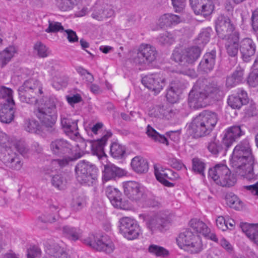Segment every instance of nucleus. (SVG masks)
Instances as JSON below:
<instances>
[{"mask_svg": "<svg viewBox=\"0 0 258 258\" xmlns=\"http://www.w3.org/2000/svg\"><path fill=\"white\" fill-rule=\"evenodd\" d=\"M255 163L249 143L247 140H243L234 148L230 163L237 174L251 180L258 178V173L253 169Z\"/></svg>", "mask_w": 258, "mask_h": 258, "instance_id": "f257e3e1", "label": "nucleus"}, {"mask_svg": "<svg viewBox=\"0 0 258 258\" xmlns=\"http://www.w3.org/2000/svg\"><path fill=\"white\" fill-rule=\"evenodd\" d=\"M218 114L209 110H204L193 118L188 126L189 134L195 138L209 135L215 127L218 120Z\"/></svg>", "mask_w": 258, "mask_h": 258, "instance_id": "f03ea898", "label": "nucleus"}, {"mask_svg": "<svg viewBox=\"0 0 258 258\" xmlns=\"http://www.w3.org/2000/svg\"><path fill=\"white\" fill-rule=\"evenodd\" d=\"M62 105L63 103L57 98L50 97L45 100L44 104L34 111L35 115L50 133H55L54 125L57 117V112L61 109Z\"/></svg>", "mask_w": 258, "mask_h": 258, "instance_id": "7ed1b4c3", "label": "nucleus"}, {"mask_svg": "<svg viewBox=\"0 0 258 258\" xmlns=\"http://www.w3.org/2000/svg\"><path fill=\"white\" fill-rule=\"evenodd\" d=\"M97 168L93 163L85 160H80L75 167L77 181L81 184L92 185L97 180Z\"/></svg>", "mask_w": 258, "mask_h": 258, "instance_id": "20e7f679", "label": "nucleus"}, {"mask_svg": "<svg viewBox=\"0 0 258 258\" xmlns=\"http://www.w3.org/2000/svg\"><path fill=\"white\" fill-rule=\"evenodd\" d=\"M13 93V90L9 88L0 87V98L6 101L0 109V120L3 122L9 123L14 118L15 102Z\"/></svg>", "mask_w": 258, "mask_h": 258, "instance_id": "39448f33", "label": "nucleus"}, {"mask_svg": "<svg viewBox=\"0 0 258 258\" xmlns=\"http://www.w3.org/2000/svg\"><path fill=\"white\" fill-rule=\"evenodd\" d=\"M39 82L34 79H29L24 82L18 89L19 97L21 102L28 104H35L37 99L35 97V90H38L40 94L42 91L39 87Z\"/></svg>", "mask_w": 258, "mask_h": 258, "instance_id": "423d86ee", "label": "nucleus"}, {"mask_svg": "<svg viewBox=\"0 0 258 258\" xmlns=\"http://www.w3.org/2000/svg\"><path fill=\"white\" fill-rule=\"evenodd\" d=\"M201 49L198 46H192L184 49L181 51L174 50L172 54V58L179 64L187 67L192 64L200 57Z\"/></svg>", "mask_w": 258, "mask_h": 258, "instance_id": "0eeeda50", "label": "nucleus"}, {"mask_svg": "<svg viewBox=\"0 0 258 258\" xmlns=\"http://www.w3.org/2000/svg\"><path fill=\"white\" fill-rule=\"evenodd\" d=\"M120 233L128 240L136 239L141 234V231L137 221L128 217L120 220Z\"/></svg>", "mask_w": 258, "mask_h": 258, "instance_id": "6e6552de", "label": "nucleus"}, {"mask_svg": "<svg viewBox=\"0 0 258 258\" xmlns=\"http://www.w3.org/2000/svg\"><path fill=\"white\" fill-rule=\"evenodd\" d=\"M157 56V52L154 46L147 44H142L138 49L134 61L140 64H149L156 59Z\"/></svg>", "mask_w": 258, "mask_h": 258, "instance_id": "1a4fd4ad", "label": "nucleus"}, {"mask_svg": "<svg viewBox=\"0 0 258 258\" xmlns=\"http://www.w3.org/2000/svg\"><path fill=\"white\" fill-rule=\"evenodd\" d=\"M142 83L148 89L158 93L165 86L166 80L162 74H153L144 77Z\"/></svg>", "mask_w": 258, "mask_h": 258, "instance_id": "9d476101", "label": "nucleus"}, {"mask_svg": "<svg viewBox=\"0 0 258 258\" xmlns=\"http://www.w3.org/2000/svg\"><path fill=\"white\" fill-rule=\"evenodd\" d=\"M124 193L132 201H140L146 198L144 188L139 183L128 181L123 183Z\"/></svg>", "mask_w": 258, "mask_h": 258, "instance_id": "9b49d317", "label": "nucleus"}, {"mask_svg": "<svg viewBox=\"0 0 258 258\" xmlns=\"http://www.w3.org/2000/svg\"><path fill=\"white\" fill-rule=\"evenodd\" d=\"M88 244L94 249L106 253H110L114 249L113 243L107 235L94 236L93 240H90Z\"/></svg>", "mask_w": 258, "mask_h": 258, "instance_id": "f8f14e48", "label": "nucleus"}, {"mask_svg": "<svg viewBox=\"0 0 258 258\" xmlns=\"http://www.w3.org/2000/svg\"><path fill=\"white\" fill-rule=\"evenodd\" d=\"M200 83H197L188 94V104L190 108L198 109L205 106L204 103L206 95H204Z\"/></svg>", "mask_w": 258, "mask_h": 258, "instance_id": "ddd939ff", "label": "nucleus"}, {"mask_svg": "<svg viewBox=\"0 0 258 258\" xmlns=\"http://www.w3.org/2000/svg\"><path fill=\"white\" fill-rule=\"evenodd\" d=\"M242 126L233 125L228 128L222 139V144L227 150L233 142L238 140L244 135V131L242 129Z\"/></svg>", "mask_w": 258, "mask_h": 258, "instance_id": "4468645a", "label": "nucleus"}, {"mask_svg": "<svg viewBox=\"0 0 258 258\" xmlns=\"http://www.w3.org/2000/svg\"><path fill=\"white\" fill-rule=\"evenodd\" d=\"M234 29V27L228 17L221 16L218 18L216 25V30L220 38L227 39L232 35Z\"/></svg>", "mask_w": 258, "mask_h": 258, "instance_id": "2eb2a0df", "label": "nucleus"}, {"mask_svg": "<svg viewBox=\"0 0 258 258\" xmlns=\"http://www.w3.org/2000/svg\"><path fill=\"white\" fill-rule=\"evenodd\" d=\"M50 149L54 155L61 157L72 153V146L65 140L56 139L51 143Z\"/></svg>", "mask_w": 258, "mask_h": 258, "instance_id": "dca6fc26", "label": "nucleus"}, {"mask_svg": "<svg viewBox=\"0 0 258 258\" xmlns=\"http://www.w3.org/2000/svg\"><path fill=\"white\" fill-rule=\"evenodd\" d=\"M206 99L211 100H218L222 96V87L217 82L212 81L202 88Z\"/></svg>", "mask_w": 258, "mask_h": 258, "instance_id": "f3484780", "label": "nucleus"}, {"mask_svg": "<svg viewBox=\"0 0 258 258\" xmlns=\"http://www.w3.org/2000/svg\"><path fill=\"white\" fill-rule=\"evenodd\" d=\"M112 136L110 132H106L100 139L89 142L90 148L91 149L94 155H96L99 158L105 156L104 147L106 145L108 139Z\"/></svg>", "mask_w": 258, "mask_h": 258, "instance_id": "a211bd4d", "label": "nucleus"}, {"mask_svg": "<svg viewBox=\"0 0 258 258\" xmlns=\"http://www.w3.org/2000/svg\"><path fill=\"white\" fill-rule=\"evenodd\" d=\"M239 50L244 61H248L249 58L254 54L256 46L251 38H245L240 41Z\"/></svg>", "mask_w": 258, "mask_h": 258, "instance_id": "6ab92c4d", "label": "nucleus"}, {"mask_svg": "<svg viewBox=\"0 0 258 258\" xmlns=\"http://www.w3.org/2000/svg\"><path fill=\"white\" fill-rule=\"evenodd\" d=\"M78 119H73L70 116L61 115L60 123L62 128L68 135L77 137L79 135Z\"/></svg>", "mask_w": 258, "mask_h": 258, "instance_id": "aec40b11", "label": "nucleus"}, {"mask_svg": "<svg viewBox=\"0 0 258 258\" xmlns=\"http://www.w3.org/2000/svg\"><path fill=\"white\" fill-rule=\"evenodd\" d=\"M166 223V216L161 214H156L146 219V224L152 231H162Z\"/></svg>", "mask_w": 258, "mask_h": 258, "instance_id": "412c9836", "label": "nucleus"}, {"mask_svg": "<svg viewBox=\"0 0 258 258\" xmlns=\"http://www.w3.org/2000/svg\"><path fill=\"white\" fill-rule=\"evenodd\" d=\"M248 102L247 93L243 89H239L237 95L229 96L227 103L233 109H239L243 105Z\"/></svg>", "mask_w": 258, "mask_h": 258, "instance_id": "4be33fe9", "label": "nucleus"}, {"mask_svg": "<svg viewBox=\"0 0 258 258\" xmlns=\"http://www.w3.org/2000/svg\"><path fill=\"white\" fill-rule=\"evenodd\" d=\"M225 48L227 54L231 57L237 55L239 48L238 42L239 40V33L238 32H234L226 39Z\"/></svg>", "mask_w": 258, "mask_h": 258, "instance_id": "5701e85b", "label": "nucleus"}, {"mask_svg": "<svg viewBox=\"0 0 258 258\" xmlns=\"http://www.w3.org/2000/svg\"><path fill=\"white\" fill-rule=\"evenodd\" d=\"M216 52L212 50L204 54L198 67V69L205 73H208L213 70L215 64Z\"/></svg>", "mask_w": 258, "mask_h": 258, "instance_id": "b1692460", "label": "nucleus"}, {"mask_svg": "<svg viewBox=\"0 0 258 258\" xmlns=\"http://www.w3.org/2000/svg\"><path fill=\"white\" fill-rule=\"evenodd\" d=\"M106 195L112 205L116 208L124 209V204L122 201L121 194L117 188L109 186L106 187Z\"/></svg>", "mask_w": 258, "mask_h": 258, "instance_id": "393cba45", "label": "nucleus"}, {"mask_svg": "<svg viewBox=\"0 0 258 258\" xmlns=\"http://www.w3.org/2000/svg\"><path fill=\"white\" fill-rule=\"evenodd\" d=\"M240 227L243 233L249 240L258 246V223H240Z\"/></svg>", "mask_w": 258, "mask_h": 258, "instance_id": "a878e982", "label": "nucleus"}, {"mask_svg": "<svg viewBox=\"0 0 258 258\" xmlns=\"http://www.w3.org/2000/svg\"><path fill=\"white\" fill-rule=\"evenodd\" d=\"M42 258H70V257L59 245L53 244L46 246L45 255Z\"/></svg>", "mask_w": 258, "mask_h": 258, "instance_id": "bb28decb", "label": "nucleus"}, {"mask_svg": "<svg viewBox=\"0 0 258 258\" xmlns=\"http://www.w3.org/2000/svg\"><path fill=\"white\" fill-rule=\"evenodd\" d=\"M229 173V168L224 164H217L209 170V176L218 184L223 176Z\"/></svg>", "mask_w": 258, "mask_h": 258, "instance_id": "cd10ccee", "label": "nucleus"}, {"mask_svg": "<svg viewBox=\"0 0 258 258\" xmlns=\"http://www.w3.org/2000/svg\"><path fill=\"white\" fill-rule=\"evenodd\" d=\"M124 174V171L113 164H108L104 166L103 171L102 179L104 181H108L116 177H121Z\"/></svg>", "mask_w": 258, "mask_h": 258, "instance_id": "c85d7f7f", "label": "nucleus"}, {"mask_svg": "<svg viewBox=\"0 0 258 258\" xmlns=\"http://www.w3.org/2000/svg\"><path fill=\"white\" fill-rule=\"evenodd\" d=\"M62 234L72 241H76L82 237V230L79 227L65 225L61 229Z\"/></svg>", "mask_w": 258, "mask_h": 258, "instance_id": "c756f323", "label": "nucleus"}, {"mask_svg": "<svg viewBox=\"0 0 258 258\" xmlns=\"http://www.w3.org/2000/svg\"><path fill=\"white\" fill-rule=\"evenodd\" d=\"M17 50L14 46H9L0 52V67L4 68L14 56Z\"/></svg>", "mask_w": 258, "mask_h": 258, "instance_id": "7c9ffc66", "label": "nucleus"}, {"mask_svg": "<svg viewBox=\"0 0 258 258\" xmlns=\"http://www.w3.org/2000/svg\"><path fill=\"white\" fill-rule=\"evenodd\" d=\"M131 166L133 170L138 173H146L148 170L147 161L141 156L134 157L132 160Z\"/></svg>", "mask_w": 258, "mask_h": 258, "instance_id": "2f4dec72", "label": "nucleus"}, {"mask_svg": "<svg viewBox=\"0 0 258 258\" xmlns=\"http://www.w3.org/2000/svg\"><path fill=\"white\" fill-rule=\"evenodd\" d=\"M154 173L157 179L159 181H163L165 179L173 180L178 178V175L176 172L168 169H159L157 167H154Z\"/></svg>", "mask_w": 258, "mask_h": 258, "instance_id": "473e14b6", "label": "nucleus"}, {"mask_svg": "<svg viewBox=\"0 0 258 258\" xmlns=\"http://www.w3.org/2000/svg\"><path fill=\"white\" fill-rule=\"evenodd\" d=\"M180 22V17L172 14H164L159 19V25L161 27H170L172 25H177Z\"/></svg>", "mask_w": 258, "mask_h": 258, "instance_id": "72a5a7b5", "label": "nucleus"}, {"mask_svg": "<svg viewBox=\"0 0 258 258\" xmlns=\"http://www.w3.org/2000/svg\"><path fill=\"white\" fill-rule=\"evenodd\" d=\"M189 225L195 232L203 235H207L209 233L210 229L203 221L197 219H191L189 222Z\"/></svg>", "mask_w": 258, "mask_h": 258, "instance_id": "f704fd0d", "label": "nucleus"}, {"mask_svg": "<svg viewBox=\"0 0 258 258\" xmlns=\"http://www.w3.org/2000/svg\"><path fill=\"white\" fill-rule=\"evenodd\" d=\"M196 236L190 230L186 229L179 234L176 241L179 247H185Z\"/></svg>", "mask_w": 258, "mask_h": 258, "instance_id": "c9c22d12", "label": "nucleus"}, {"mask_svg": "<svg viewBox=\"0 0 258 258\" xmlns=\"http://www.w3.org/2000/svg\"><path fill=\"white\" fill-rule=\"evenodd\" d=\"M184 248L190 253L195 254L200 252L203 249L201 239L199 236H196Z\"/></svg>", "mask_w": 258, "mask_h": 258, "instance_id": "e433bc0d", "label": "nucleus"}, {"mask_svg": "<svg viewBox=\"0 0 258 258\" xmlns=\"http://www.w3.org/2000/svg\"><path fill=\"white\" fill-rule=\"evenodd\" d=\"M43 172L44 174L51 177V183L52 186L59 189L63 188L66 183V180L61 175L55 174L52 176L51 174L52 170L49 169L44 170Z\"/></svg>", "mask_w": 258, "mask_h": 258, "instance_id": "4c0bfd02", "label": "nucleus"}, {"mask_svg": "<svg viewBox=\"0 0 258 258\" xmlns=\"http://www.w3.org/2000/svg\"><path fill=\"white\" fill-rule=\"evenodd\" d=\"M146 133L149 137L152 138L155 141L164 144L166 145H168L167 138L164 135L159 134L151 125H148L147 126Z\"/></svg>", "mask_w": 258, "mask_h": 258, "instance_id": "58836bf2", "label": "nucleus"}, {"mask_svg": "<svg viewBox=\"0 0 258 258\" xmlns=\"http://www.w3.org/2000/svg\"><path fill=\"white\" fill-rule=\"evenodd\" d=\"M25 130L30 133L38 134L40 131V125L38 121L35 119H27L25 121Z\"/></svg>", "mask_w": 258, "mask_h": 258, "instance_id": "ea45409f", "label": "nucleus"}, {"mask_svg": "<svg viewBox=\"0 0 258 258\" xmlns=\"http://www.w3.org/2000/svg\"><path fill=\"white\" fill-rule=\"evenodd\" d=\"M207 149L211 154L217 155L222 151L223 146L220 144L219 141L216 139V137H214L208 143Z\"/></svg>", "mask_w": 258, "mask_h": 258, "instance_id": "a19ab883", "label": "nucleus"}, {"mask_svg": "<svg viewBox=\"0 0 258 258\" xmlns=\"http://www.w3.org/2000/svg\"><path fill=\"white\" fill-rule=\"evenodd\" d=\"M206 164L201 159L194 158L192 159V170L202 176H204Z\"/></svg>", "mask_w": 258, "mask_h": 258, "instance_id": "79ce46f5", "label": "nucleus"}, {"mask_svg": "<svg viewBox=\"0 0 258 258\" xmlns=\"http://www.w3.org/2000/svg\"><path fill=\"white\" fill-rule=\"evenodd\" d=\"M148 251L152 254L159 257H165L169 255V251L163 247L156 244H151Z\"/></svg>", "mask_w": 258, "mask_h": 258, "instance_id": "37998d69", "label": "nucleus"}, {"mask_svg": "<svg viewBox=\"0 0 258 258\" xmlns=\"http://www.w3.org/2000/svg\"><path fill=\"white\" fill-rule=\"evenodd\" d=\"M226 200L227 205L231 208L239 209L242 207L241 201L235 195L230 193L226 196Z\"/></svg>", "mask_w": 258, "mask_h": 258, "instance_id": "c03bdc74", "label": "nucleus"}, {"mask_svg": "<svg viewBox=\"0 0 258 258\" xmlns=\"http://www.w3.org/2000/svg\"><path fill=\"white\" fill-rule=\"evenodd\" d=\"M222 178L218 184L222 186L230 187L233 186L236 182L235 176L231 173L229 169V173L225 174Z\"/></svg>", "mask_w": 258, "mask_h": 258, "instance_id": "a18cd8bd", "label": "nucleus"}, {"mask_svg": "<svg viewBox=\"0 0 258 258\" xmlns=\"http://www.w3.org/2000/svg\"><path fill=\"white\" fill-rule=\"evenodd\" d=\"M125 152L124 147L118 143H114L110 146V153L113 158H121Z\"/></svg>", "mask_w": 258, "mask_h": 258, "instance_id": "49530a36", "label": "nucleus"}, {"mask_svg": "<svg viewBox=\"0 0 258 258\" xmlns=\"http://www.w3.org/2000/svg\"><path fill=\"white\" fill-rule=\"evenodd\" d=\"M171 113L172 111L170 108H165L163 105H158L155 107L154 116L156 117L168 118L169 116L171 117Z\"/></svg>", "mask_w": 258, "mask_h": 258, "instance_id": "de8ad7c7", "label": "nucleus"}, {"mask_svg": "<svg viewBox=\"0 0 258 258\" xmlns=\"http://www.w3.org/2000/svg\"><path fill=\"white\" fill-rule=\"evenodd\" d=\"M20 159L16 155L10 157L7 162V165L13 170H19L22 166Z\"/></svg>", "mask_w": 258, "mask_h": 258, "instance_id": "09e8293b", "label": "nucleus"}, {"mask_svg": "<svg viewBox=\"0 0 258 258\" xmlns=\"http://www.w3.org/2000/svg\"><path fill=\"white\" fill-rule=\"evenodd\" d=\"M64 29L61 24L58 22L53 21H48V27L45 29V31L47 33H57L58 32H62Z\"/></svg>", "mask_w": 258, "mask_h": 258, "instance_id": "8fccbe9b", "label": "nucleus"}, {"mask_svg": "<svg viewBox=\"0 0 258 258\" xmlns=\"http://www.w3.org/2000/svg\"><path fill=\"white\" fill-rule=\"evenodd\" d=\"M76 70L82 77L83 80H85L87 83H92L94 81V78L92 74L82 67H77L76 68Z\"/></svg>", "mask_w": 258, "mask_h": 258, "instance_id": "3c124183", "label": "nucleus"}, {"mask_svg": "<svg viewBox=\"0 0 258 258\" xmlns=\"http://www.w3.org/2000/svg\"><path fill=\"white\" fill-rule=\"evenodd\" d=\"M78 0H57L56 4L60 10L67 11L71 9Z\"/></svg>", "mask_w": 258, "mask_h": 258, "instance_id": "603ef678", "label": "nucleus"}, {"mask_svg": "<svg viewBox=\"0 0 258 258\" xmlns=\"http://www.w3.org/2000/svg\"><path fill=\"white\" fill-rule=\"evenodd\" d=\"M34 49L40 57H46L49 55L48 48L41 42H36L34 46Z\"/></svg>", "mask_w": 258, "mask_h": 258, "instance_id": "864d4df0", "label": "nucleus"}, {"mask_svg": "<svg viewBox=\"0 0 258 258\" xmlns=\"http://www.w3.org/2000/svg\"><path fill=\"white\" fill-rule=\"evenodd\" d=\"M214 7V5L212 0H206L205 3L203 5V7L200 10V14L204 16H209L212 13Z\"/></svg>", "mask_w": 258, "mask_h": 258, "instance_id": "5fc2aeb1", "label": "nucleus"}, {"mask_svg": "<svg viewBox=\"0 0 258 258\" xmlns=\"http://www.w3.org/2000/svg\"><path fill=\"white\" fill-rule=\"evenodd\" d=\"M247 83L252 87L258 86V69H254L250 73L247 78Z\"/></svg>", "mask_w": 258, "mask_h": 258, "instance_id": "6e6d98bb", "label": "nucleus"}, {"mask_svg": "<svg viewBox=\"0 0 258 258\" xmlns=\"http://www.w3.org/2000/svg\"><path fill=\"white\" fill-rule=\"evenodd\" d=\"M181 93L174 90L172 89L171 87H170L167 92L166 94V98L167 100L171 103H174L176 102V101L178 99L179 95Z\"/></svg>", "mask_w": 258, "mask_h": 258, "instance_id": "4d7b16f0", "label": "nucleus"}, {"mask_svg": "<svg viewBox=\"0 0 258 258\" xmlns=\"http://www.w3.org/2000/svg\"><path fill=\"white\" fill-rule=\"evenodd\" d=\"M85 205V201L83 197H78L74 198L72 202V207L74 210L78 211L81 210Z\"/></svg>", "mask_w": 258, "mask_h": 258, "instance_id": "13d9d810", "label": "nucleus"}, {"mask_svg": "<svg viewBox=\"0 0 258 258\" xmlns=\"http://www.w3.org/2000/svg\"><path fill=\"white\" fill-rule=\"evenodd\" d=\"M170 87L181 93L185 88V84L183 81L175 79L171 82Z\"/></svg>", "mask_w": 258, "mask_h": 258, "instance_id": "bf43d9fd", "label": "nucleus"}, {"mask_svg": "<svg viewBox=\"0 0 258 258\" xmlns=\"http://www.w3.org/2000/svg\"><path fill=\"white\" fill-rule=\"evenodd\" d=\"M189 1L195 14H200V10L202 9L203 5L205 3L206 0H189Z\"/></svg>", "mask_w": 258, "mask_h": 258, "instance_id": "052dcab7", "label": "nucleus"}, {"mask_svg": "<svg viewBox=\"0 0 258 258\" xmlns=\"http://www.w3.org/2000/svg\"><path fill=\"white\" fill-rule=\"evenodd\" d=\"M58 216L50 213H45L39 217V220L43 223H53L57 220Z\"/></svg>", "mask_w": 258, "mask_h": 258, "instance_id": "680f3d73", "label": "nucleus"}, {"mask_svg": "<svg viewBox=\"0 0 258 258\" xmlns=\"http://www.w3.org/2000/svg\"><path fill=\"white\" fill-rule=\"evenodd\" d=\"M159 42L162 44H171L174 41V39L171 34L165 33L159 37Z\"/></svg>", "mask_w": 258, "mask_h": 258, "instance_id": "e2e57ef3", "label": "nucleus"}, {"mask_svg": "<svg viewBox=\"0 0 258 258\" xmlns=\"http://www.w3.org/2000/svg\"><path fill=\"white\" fill-rule=\"evenodd\" d=\"M210 30H204L199 35V43H201L203 44L207 43L210 40Z\"/></svg>", "mask_w": 258, "mask_h": 258, "instance_id": "0e129e2a", "label": "nucleus"}, {"mask_svg": "<svg viewBox=\"0 0 258 258\" xmlns=\"http://www.w3.org/2000/svg\"><path fill=\"white\" fill-rule=\"evenodd\" d=\"M171 2L173 8L177 13L182 12L185 8L186 0H171Z\"/></svg>", "mask_w": 258, "mask_h": 258, "instance_id": "69168bd1", "label": "nucleus"}, {"mask_svg": "<svg viewBox=\"0 0 258 258\" xmlns=\"http://www.w3.org/2000/svg\"><path fill=\"white\" fill-rule=\"evenodd\" d=\"M15 148L22 155L25 156L28 152V146L24 142L19 141L15 144Z\"/></svg>", "mask_w": 258, "mask_h": 258, "instance_id": "338daca9", "label": "nucleus"}, {"mask_svg": "<svg viewBox=\"0 0 258 258\" xmlns=\"http://www.w3.org/2000/svg\"><path fill=\"white\" fill-rule=\"evenodd\" d=\"M41 250L37 247L32 246L27 250V258H36L41 255Z\"/></svg>", "mask_w": 258, "mask_h": 258, "instance_id": "774afa93", "label": "nucleus"}]
</instances>
